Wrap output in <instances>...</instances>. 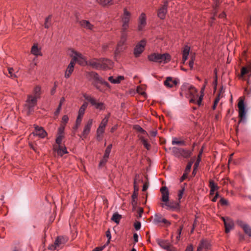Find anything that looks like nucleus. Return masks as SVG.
Listing matches in <instances>:
<instances>
[{
	"label": "nucleus",
	"mask_w": 251,
	"mask_h": 251,
	"mask_svg": "<svg viewBox=\"0 0 251 251\" xmlns=\"http://www.w3.org/2000/svg\"><path fill=\"white\" fill-rule=\"evenodd\" d=\"M160 191L161 193V200L162 201L160 203V206L162 207L172 211H176L179 209V204L178 202L169 200V192L166 186L162 187Z\"/></svg>",
	"instance_id": "f257e3e1"
},
{
	"label": "nucleus",
	"mask_w": 251,
	"mask_h": 251,
	"mask_svg": "<svg viewBox=\"0 0 251 251\" xmlns=\"http://www.w3.org/2000/svg\"><path fill=\"white\" fill-rule=\"evenodd\" d=\"M86 77L88 80L92 81L94 86L99 91L104 92L110 86L108 82L104 81L99 75L94 72L87 73Z\"/></svg>",
	"instance_id": "f03ea898"
},
{
	"label": "nucleus",
	"mask_w": 251,
	"mask_h": 251,
	"mask_svg": "<svg viewBox=\"0 0 251 251\" xmlns=\"http://www.w3.org/2000/svg\"><path fill=\"white\" fill-rule=\"evenodd\" d=\"M148 58L150 61L165 64L171 60V56L167 53L160 54L154 52L149 55Z\"/></svg>",
	"instance_id": "7ed1b4c3"
},
{
	"label": "nucleus",
	"mask_w": 251,
	"mask_h": 251,
	"mask_svg": "<svg viewBox=\"0 0 251 251\" xmlns=\"http://www.w3.org/2000/svg\"><path fill=\"white\" fill-rule=\"evenodd\" d=\"M127 34L125 32L121 31V36L120 41L118 42L116 48L114 51V58L117 59L119 54L124 50L125 48L124 45L126 44L127 40Z\"/></svg>",
	"instance_id": "20e7f679"
},
{
	"label": "nucleus",
	"mask_w": 251,
	"mask_h": 251,
	"mask_svg": "<svg viewBox=\"0 0 251 251\" xmlns=\"http://www.w3.org/2000/svg\"><path fill=\"white\" fill-rule=\"evenodd\" d=\"M69 54L72 57L71 61H74V63L77 62L79 65L82 66L87 65L88 61L81 53L73 50H71Z\"/></svg>",
	"instance_id": "39448f33"
},
{
	"label": "nucleus",
	"mask_w": 251,
	"mask_h": 251,
	"mask_svg": "<svg viewBox=\"0 0 251 251\" xmlns=\"http://www.w3.org/2000/svg\"><path fill=\"white\" fill-rule=\"evenodd\" d=\"M182 91H186V94H189L191 97V99L190 100V102L192 103H197V100H198L199 97L200 96H198L197 93V90L194 87L189 85H184L182 87Z\"/></svg>",
	"instance_id": "423d86ee"
},
{
	"label": "nucleus",
	"mask_w": 251,
	"mask_h": 251,
	"mask_svg": "<svg viewBox=\"0 0 251 251\" xmlns=\"http://www.w3.org/2000/svg\"><path fill=\"white\" fill-rule=\"evenodd\" d=\"M110 114L106 115L104 118L102 120L98 128L97 129V139L98 140L100 141L102 138V136L104 133L105 127L107 125Z\"/></svg>",
	"instance_id": "0eeeda50"
},
{
	"label": "nucleus",
	"mask_w": 251,
	"mask_h": 251,
	"mask_svg": "<svg viewBox=\"0 0 251 251\" xmlns=\"http://www.w3.org/2000/svg\"><path fill=\"white\" fill-rule=\"evenodd\" d=\"M37 100L35 97H33L32 96L28 97L24 109L27 114L29 115L33 111L34 107L36 104Z\"/></svg>",
	"instance_id": "6e6552de"
},
{
	"label": "nucleus",
	"mask_w": 251,
	"mask_h": 251,
	"mask_svg": "<svg viewBox=\"0 0 251 251\" xmlns=\"http://www.w3.org/2000/svg\"><path fill=\"white\" fill-rule=\"evenodd\" d=\"M83 97L86 100L89 101L92 105L94 106L96 109L99 110L105 109V106L103 102L97 101L95 98L86 94L83 95Z\"/></svg>",
	"instance_id": "1a4fd4ad"
},
{
	"label": "nucleus",
	"mask_w": 251,
	"mask_h": 251,
	"mask_svg": "<svg viewBox=\"0 0 251 251\" xmlns=\"http://www.w3.org/2000/svg\"><path fill=\"white\" fill-rule=\"evenodd\" d=\"M131 18V14L127 10L125 9L124 14L122 17V31L126 32V30L129 27V22Z\"/></svg>",
	"instance_id": "9d476101"
},
{
	"label": "nucleus",
	"mask_w": 251,
	"mask_h": 251,
	"mask_svg": "<svg viewBox=\"0 0 251 251\" xmlns=\"http://www.w3.org/2000/svg\"><path fill=\"white\" fill-rule=\"evenodd\" d=\"M239 117L240 118V122L244 121L246 119L247 110L244 104V100L242 98H240L238 103Z\"/></svg>",
	"instance_id": "9b49d317"
},
{
	"label": "nucleus",
	"mask_w": 251,
	"mask_h": 251,
	"mask_svg": "<svg viewBox=\"0 0 251 251\" xmlns=\"http://www.w3.org/2000/svg\"><path fill=\"white\" fill-rule=\"evenodd\" d=\"M147 41L146 40H142L138 42L135 46L134 49V55L136 57H138L144 51L145 47L146 45Z\"/></svg>",
	"instance_id": "f8f14e48"
},
{
	"label": "nucleus",
	"mask_w": 251,
	"mask_h": 251,
	"mask_svg": "<svg viewBox=\"0 0 251 251\" xmlns=\"http://www.w3.org/2000/svg\"><path fill=\"white\" fill-rule=\"evenodd\" d=\"M67 241L68 238L67 237H58L55 240L54 244L50 246L49 249L50 250H53L61 248L67 242Z\"/></svg>",
	"instance_id": "ddd939ff"
},
{
	"label": "nucleus",
	"mask_w": 251,
	"mask_h": 251,
	"mask_svg": "<svg viewBox=\"0 0 251 251\" xmlns=\"http://www.w3.org/2000/svg\"><path fill=\"white\" fill-rule=\"evenodd\" d=\"M147 25V16L144 13H142L138 18V30L142 31Z\"/></svg>",
	"instance_id": "4468645a"
},
{
	"label": "nucleus",
	"mask_w": 251,
	"mask_h": 251,
	"mask_svg": "<svg viewBox=\"0 0 251 251\" xmlns=\"http://www.w3.org/2000/svg\"><path fill=\"white\" fill-rule=\"evenodd\" d=\"M222 219L224 222V225L226 228V232H229L234 227V224L232 219L228 217H222Z\"/></svg>",
	"instance_id": "2eb2a0df"
},
{
	"label": "nucleus",
	"mask_w": 251,
	"mask_h": 251,
	"mask_svg": "<svg viewBox=\"0 0 251 251\" xmlns=\"http://www.w3.org/2000/svg\"><path fill=\"white\" fill-rule=\"evenodd\" d=\"M211 249L209 242L206 240H201L197 251H209Z\"/></svg>",
	"instance_id": "dca6fc26"
},
{
	"label": "nucleus",
	"mask_w": 251,
	"mask_h": 251,
	"mask_svg": "<svg viewBox=\"0 0 251 251\" xmlns=\"http://www.w3.org/2000/svg\"><path fill=\"white\" fill-rule=\"evenodd\" d=\"M93 123V120L90 119L85 125L83 132L81 134V137L86 138L90 132L91 128Z\"/></svg>",
	"instance_id": "f3484780"
},
{
	"label": "nucleus",
	"mask_w": 251,
	"mask_h": 251,
	"mask_svg": "<svg viewBox=\"0 0 251 251\" xmlns=\"http://www.w3.org/2000/svg\"><path fill=\"white\" fill-rule=\"evenodd\" d=\"M87 65L90 66L93 68L96 69H101V64L100 63V59H91L88 61Z\"/></svg>",
	"instance_id": "a211bd4d"
},
{
	"label": "nucleus",
	"mask_w": 251,
	"mask_h": 251,
	"mask_svg": "<svg viewBox=\"0 0 251 251\" xmlns=\"http://www.w3.org/2000/svg\"><path fill=\"white\" fill-rule=\"evenodd\" d=\"M33 134L34 136H37L41 138L45 137L47 135L46 131L42 127L38 126H35V130Z\"/></svg>",
	"instance_id": "6ab92c4d"
},
{
	"label": "nucleus",
	"mask_w": 251,
	"mask_h": 251,
	"mask_svg": "<svg viewBox=\"0 0 251 251\" xmlns=\"http://www.w3.org/2000/svg\"><path fill=\"white\" fill-rule=\"evenodd\" d=\"M237 224L241 227L243 229L246 234L248 235L249 236H251V229L249 225H247L244 221L241 220H238L237 221Z\"/></svg>",
	"instance_id": "aec40b11"
},
{
	"label": "nucleus",
	"mask_w": 251,
	"mask_h": 251,
	"mask_svg": "<svg viewBox=\"0 0 251 251\" xmlns=\"http://www.w3.org/2000/svg\"><path fill=\"white\" fill-rule=\"evenodd\" d=\"M167 2L164 3V4L160 8L158 11V17L161 19H164L165 18L166 14L167 13Z\"/></svg>",
	"instance_id": "412c9836"
},
{
	"label": "nucleus",
	"mask_w": 251,
	"mask_h": 251,
	"mask_svg": "<svg viewBox=\"0 0 251 251\" xmlns=\"http://www.w3.org/2000/svg\"><path fill=\"white\" fill-rule=\"evenodd\" d=\"M153 222L155 224H158L162 222L168 225L170 224V223L168 220L163 218L161 215L159 214H155L154 218L153 219Z\"/></svg>",
	"instance_id": "4be33fe9"
},
{
	"label": "nucleus",
	"mask_w": 251,
	"mask_h": 251,
	"mask_svg": "<svg viewBox=\"0 0 251 251\" xmlns=\"http://www.w3.org/2000/svg\"><path fill=\"white\" fill-rule=\"evenodd\" d=\"M31 53L35 56H42L41 49L38 47L37 44H34L31 49Z\"/></svg>",
	"instance_id": "5701e85b"
},
{
	"label": "nucleus",
	"mask_w": 251,
	"mask_h": 251,
	"mask_svg": "<svg viewBox=\"0 0 251 251\" xmlns=\"http://www.w3.org/2000/svg\"><path fill=\"white\" fill-rule=\"evenodd\" d=\"M75 63L74 61H71L69 64L66 72L65 73V77L66 78H69L73 72L74 71Z\"/></svg>",
	"instance_id": "b1692460"
},
{
	"label": "nucleus",
	"mask_w": 251,
	"mask_h": 251,
	"mask_svg": "<svg viewBox=\"0 0 251 251\" xmlns=\"http://www.w3.org/2000/svg\"><path fill=\"white\" fill-rule=\"evenodd\" d=\"M124 79V77L122 75H119L116 77L111 76L108 78V80L113 84H119Z\"/></svg>",
	"instance_id": "393cba45"
},
{
	"label": "nucleus",
	"mask_w": 251,
	"mask_h": 251,
	"mask_svg": "<svg viewBox=\"0 0 251 251\" xmlns=\"http://www.w3.org/2000/svg\"><path fill=\"white\" fill-rule=\"evenodd\" d=\"M251 68L249 66L243 67L241 69V75H240V78L243 80H246V75H249L250 73Z\"/></svg>",
	"instance_id": "a878e982"
},
{
	"label": "nucleus",
	"mask_w": 251,
	"mask_h": 251,
	"mask_svg": "<svg viewBox=\"0 0 251 251\" xmlns=\"http://www.w3.org/2000/svg\"><path fill=\"white\" fill-rule=\"evenodd\" d=\"M177 82L176 80H173L171 77H168L164 81V85L168 88H172L176 85Z\"/></svg>",
	"instance_id": "bb28decb"
},
{
	"label": "nucleus",
	"mask_w": 251,
	"mask_h": 251,
	"mask_svg": "<svg viewBox=\"0 0 251 251\" xmlns=\"http://www.w3.org/2000/svg\"><path fill=\"white\" fill-rule=\"evenodd\" d=\"M100 63L101 64V69H105L106 68H110L112 66V62L109 59L101 58L100 59Z\"/></svg>",
	"instance_id": "cd10ccee"
},
{
	"label": "nucleus",
	"mask_w": 251,
	"mask_h": 251,
	"mask_svg": "<svg viewBox=\"0 0 251 251\" xmlns=\"http://www.w3.org/2000/svg\"><path fill=\"white\" fill-rule=\"evenodd\" d=\"M54 150L56 151L58 155L60 156H62L63 154L68 153L66 148L63 145L59 147H54Z\"/></svg>",
	"instance_id": "c85d7f7f"
},
{
	"label": "nucleus",
	"mask_w": 251,
	"mask_h": 251,
	"mask_svg": "<svg viewBox=\"0 0 251 251\" xmlns=\"http://www.w3.org/2000/svg\"><path fill=\"white\" fill-rule=\"evenodd\" d=\"M79 24L82 27L88 29L92 30L94 26L88 21L86 20L80 21Z\"/></svg>",
	"instance_id": "c756f323"
},
{
	"label": "nucleus",
	"mask_w": 251,
	"mask_h": 251,
	"mask_svg": "<svg viewBox=\"0 0 251 251\" xmlns=\"http://www.w3.org/2000/svg\"><path fill=\"white\" fill-rule=\"evenodd\" d=\"M158 243L161 248L167 251H169L172 248L171 245L166 241H159Z\"/></svg>",
	"instance_id": "7c9ffc66"
},
{
	"label": "nucleus",
	"mask_w": 251,
	"mask_h": 251,
	"mask_svg": "<svg viewBox=\"0 0 251 251\" xmlns=\"http://www.w3.org/2000/svg\"><path fill=\"white\" fill-rule=\"evenodd\" d=\"M88 103L87 102H84L83 103L78 110L77 117L83 118Z\"/></svg>",
	"instance_id": "2f4dec72"
},
{
	"label": "nucleus",
	"mask_w": 251,
	"mask_h": 251,
	"mask_svg": "<svg viewBox=\"0 0 251 251\" xmlns=\"http://www.w3.org/2000/svg\"><path fill=\"white\" fill-rule=\"evenodd\" d=\"M190 48L188 46H185L182 52V61L183 63H184L187 60L189 54Z\"/></svg>",
	"instance_id": "473e14b6"
},
{
	"label": "nucleus",
	"mask_w": 251,
	"mask_h": 251,
	"mask_svg": "<svg viewBox=\"0 0 251 251\" xmlns=\"http://www.w3.org/2000/svg\"><path fill=\"white\" fill-rule=\"evenodd\" d=\"M51 15H49L46 18L44 23V27L46 28H49L51 25Z\"/></svg>",
	"instance_id": "72a5a7b5"
},
{
	"label": "nucleus",
	"mask_w": 251,
	"mask_h": 251,
	"mask_svg": "<svg viewBox=\"0 0 251 251\" xmlns=\"http://www.w3.org/2000/svg\"><path fill=\"white\" fill-rule=\"evenodd\" d=\"M172 143L173 145H180V146H184L185 145V142L184 141L179 140L176 137L173 138Z\"/></svg>",
	"instance_id": "f704fd0d"
},
{
	"label": "nucleus",
	"mask_w": 251,
	"mask_h": 251,
	"mask_svg": "<svg viewBox=\"0 0 251 251\" xmlns=\"http://www.w3.org/2000/svg\"><path fill=\"white\" fill-rule=\"evenodd\" d=\"M145 90V87L142 86H139L137 87V89H136V91L138 94L144 96V97H146V94Z\"/></svg>",
	"instance_id": "c9c22d12"
},
{
	"label": "nucleus",
	"mask_w": 251,
	"mask_h": 251,
	"mask_svg": "<svg viewBox=\"0 0 251 251\" xmlns=\"http://www.w3.org/2000/svg\"><path fill=\"white\" fill-rule=\"evenodd\" d=\"M181 156L185 158L189 157L192 153V151H190L184 150L182 149H181Z\"/></svg>",
	"instance_id": "e433bc0d"
},
{
	"label": "nucleus",
	"mask_w": 251,
	"mask_h": 251,
	"mask_svg": "<svg viewBox=\"0 0 251 251\" xmlns=\"http://www.w3.org/2000/svg\"><path fill=\"white\" fill-rule=\"evenodd\" d=\"M121 218V215H119V214L115 213H114L112 218L111 220L114 221L117 224H118L119 223V221Z\"/></svg>",
	"instance_id": "4c0bfd02"
},
{
	"label": "nucleus",
	"mask_w": 251,
	"mask_h": 251,
	"mask_svg": "<svg viewBox=\"0 0 251 251\" xmlns=\"http://www.w3.org/2000/svg\"><path fill=\"white\" fill-rule=\"evenodd\" d=\"M205 88V85H203V87L201 89V95L199 97L198 100H197V104L199 105H200L201 104V101H202L203 97L204 96V92Z\"/></svg>",
	"instance_id": "58836bf2"
},
{
	"label": "nucleus",
	"mask_w": 251,
	"mask_h": 251,
	"mask_svg": "<svg viewBox=\"0 0 251 251\" xmlns=\"http://www.w3.org/2000/svg\"><path fill=\"white\" fill-rule=\"evenodd\" d=\"M41 88L39 86H36L34 89L33 94L34 96H32L33 97H35L36 99L39 98V95L40 93Z\"/></svg>",
	"instance_id": "ea45409f"
},
{
	"label": "nucleus",
	"mask_w": 251,
	"mask_h": 251,
	"mask_svg": "<svg viewBox=\"0 0 251 251\" xmlns=\"http://www.w3.org/2000/svg\"><path fill=\"white\" fill-rule=\"evenodd\" d=\"M172 151L173 152L174 154L177 156L179 157L181 156V149H179L176 147H174L172 148Z\"/></svg>",
	"instance_id": "a19ab883"
},
{
	"label": "nucleus",
	"mask_w": 251,
	"mask_h": 251,
	"mask_svg": "<svg viewBox=\"0 0 251 251\" xmlns=\"http://www.w3.org/2000/svg\"><path fill=\"white\" fill-rule=\"evenodd\" d=\"M209 187L210 189H211V191H215L217 190L219 188V187L214 182L213 180H210L209 182Z\"/></svg>",
	"instance_id": "79ce46f5"
},
{
	"label": "nucleus",
	"mask_w": 251,
	"mask_h": 251,
	"mask_svg": "<svg viewBox=\"0 0 251 251\" xmlns=\"http://www.w3.org/2000/svg\"><path fill=\"white\" fill-rule=\"evenodd\" d=\"M109 155L108 154H106L105 152H104V155L103 156L102 159L101 160L99 165L100 166H101L103 165L107 161V159L109 157Z\"/></svg>",
	"instance_id": "37998d69"
},
{
	"label": "nucleus",
	"mask_w": 251,
	"mask_h": 251,
	"mask_svg": "<svg viewBox=\"0 0 251 251\" xmlns=\"http://www.w3.org/2000/svg\"><path fill=\"white\" fill-rule=\"evenodd\" d=\"M140 140H141V142H142L143 145L144 146V147L147 149V150H149L150 149V144L148 143L147 141L143 137H142L141 136L140 137Z\"/></svg>",
	"instance_id": "c03bdc74"
},
{
	"label": "nucleus",
	"mask_w": 251,
	"mask_h": 251,
	"mask_svg": "<svg viewBox=\"0 0 251 251\" xmlns=\"http://www.w3.org/2000/svg\"><path fill=\"white\" fill-rule=\"evenodd\" d=\"M64 137V135H57V137L56 139V143L57 144L56 147H59L60 146H63L61 144L62 140Z\"/></svg>",
	"instance_id": "a18cd8bd"
},
{
	"label": "nucleus",
	"mask_w": 251,
	"mask_h": 251,
	"mask_svg": "<svg viewBox=\"0 0 251 251\" xmlns=\"http://www.w3.org/2000/svg\"><path fill=\"white\" fill-rule=\"evenodd\" d=\"M202 150H201V151L199 153V154L198 156V158H197V161L196 162V163H195V165H194V167H195V168L196 169L198 166L199 165V163L201 160V155L202 154Z\"/></svg>",
	"instance_id": "49530a36"
},
{
	"label": "nucleus",
	"mask_w": 251,
	"mask_h": 251,
	"mask_svg": "<svg viewBox=\"0 0 251 251\" xmlns=\"http://www.w3.org/2000/svg\"><path fill=\"white\" fill-rule=\"evenodd\" d=\"M137 176L135 178L134 180V192H136L138 193V191L139 190V186L137 184Z\"/></svg>",
	"instance_id": "de8ad7c7"
},
{
	"label": "nucleus",
	"mask_w": 251,
	"mask_h": 251,
	"mask_svg": "<svg viewBox=\"0 0 251 251\" xmlns=\"http://www.w3.org/2000/svg\"><path fill=\"white\" fill-rule=\"evenodd\" d=\"M65 129V126L61 125V126L59 127L58 129V135H63V133Z\"/></svg>",
	"instance_id": "09e8293b"
},
{
	"label": "nucleus",
	"mask_w": 251,
	"mask_h": 251,
	"mask_svg": "<svg viewBox=\"0 0 251 251\" xmlns=\"http://www.w3.org/2000/svg\"><path fill=\"white\" fill-rule=\"evenodd\" d=\"M184 188H182L180 190H179L178 193V200L179 201L181 200V199L182 198L183 195L184 193Z\"/></svg>",
	"instance_id": "8fccbe9b"
},
{
	"label": "nucleus",
	"mask_w": 251,
	"mask_h": 251,
	"mask_svg": "<svg viewBox=\"0 0 251 251\" xmlns=\"http://www.w3.org/2000/svg\"><path fill=\"white\" fill-rule=\"evenodd\" d=\"M69 121V117L67 115H64L62 118V121H61V122H62V124L61 125H63V126H65L66 125V124L68 123Z\"/></svg>",
	"instance_id": "3c124183"
},
{
	"label": "nucleus",
	"mask_w": 251,
	"mask_h": 251,
	"mask_svg": "<svg viewBox=\"0 0 251 251\" xmlns=\"http://www.w3.org/2000/svg\"><path fill=\"white\" fill-rule=\"evenodd\" d=\"M113 0H103V1H100V4L103 6L108 5V4H111L112 1Z\"/></svg>",
	"instance_id": "603ef678"
},
{
	"label": "nucleus",
	"mask_w": 251,
	"mask_h": 251,
	"mask_svg": "<svg viewBox=\"0 0 251 251\" xmlns=\"http://www.w3.org/2000/svg\"><path fill=\"white\" fill-rule=\"evenodd\" d=\"M9 74H10V76L11 77H16V75L14 74V70L12 68H9L8 69Z\"/></svg>",
	"instance_id": "864d4df0"
},
{
	"label": "nucleus",
	"mask_w": 251,
	"mask_h": 251,
	"mask_svg": "<svg viewBox=\"0 0 251 251\" xmlns=\"http://www.w3.org/2000/svg\"><path fill=\"white\" fill-rule=\"evenodd\" d=\"M106 236L107 238H108V241L106 242V244L105 245H107L109 243L110 240L111 238V233H110L109 230L106 231Z\"/></svg>",
	"instance_id": "5fc2aeb1"
},
{
	"label": "nucleus",
	"mask_w": 251,
	"mask_h": 251,
	"mask_svg": "<svg viewBox=\"0 0 251 251\" xmlns=\"http://www.w3.org/2000/svg\"><path fill=\"white\" fill-rule=\"evenodd\" d=\"M143 212V209L141 207H138L137 208V213H138L137 217L141 218L142 217V214Z\"/></svg>",
	"instance_id": "6e6d98bb"
},
{
	"label": "nucleus",
	"mask_w": 251,
	"mask_h": 251,
	"mask_svg": "<svg viewBox=\"0 0 251 251\" xmlns=\"http://www.w3.org/2000/svg\"><path fill=\"white\" fill-rule=\"evenodd\" d=\"M194 60H195V57L192 56L191 58V60L189 62V66L191 69H192L193 68Z\"/></svg>",
	"instance_id": "4d7b16f0"
},
{
	"label": "nucleus",
	"mask_w": 251,
	"mask_h": 251,
	"mask_svg": "<svg viewBox=\"0 0 251 251\" xmlns=\"http://www.w3.org/2000/svg\"><path fill=\"white\" fill-rule=\"evenodd\" d=\"M135 129H136L137 130L140 131L141 132L146 134V131L140 126H135L134 127Z\"/></svg>",
	"instance_id": "13d9d810"
},
{
	"label": "nucleus",
	"mask_w": 251,
	"mask_h": 251,
	"mask_svg": "<svg viewBox=\"0 0 251 251\" xmlns=\"http://www.w3.org/2000/svg\"><path fill=\"white\" fill-rule=\"evenodd\" d=\"M183 227L181 226L180 228L177 231V236H176V240L179 241L180 240V235L181 233V231L182 230Z\"/></svg>",
	"instance_id": "bf43d9fd"
},
{
	"label": "nucleus",
	"mask_w": 251,
	"mask_h": 251,
	"mask_svg": "<svg viewBox=\"0 0 251 251\" xmlns=\"http://www.w3.org/2000/svg\"><path fill=\"white\" fill-rule=\"evenodd\" d=\"M112 146V144H110L109 146H108V147L106 148L104 152H105L106 154H108L109 155V154L111 152V151Z\"/></svg>",
	"instance_id": "052dcab7"
},
{
	"label": "nucleus",
	"mask_w": 251,
	"mask_h": 251,
	"mask_svg": "<svg viewBox=\"0 0 251 251\" xmlns=\"http://www.w3.org/2000/svg\"><path fill=\"white\" fill-rule=\"evenodd\" d=\"M141 225L139 222H136L134 224V227L136 229V230H137L140 229V228H141Z\"/></svg>",
	"instance_id": "680f3d73"
},
{
	"label": "nucleus",
	"mask_w": 251,
	"mask_h": 251,
	"mask_svg": "<svg viewBox=\"0 0 251 251\" xmlns=\"http://www.w3.org/2000/svg\"><path fill=\"white\" fill-rule=\"evenodd\" d=\"M192 165V162H190L187 164V165L186 167V169H185L186 173H188L190 171V170L191 168Z\"/></svg>",
	"instance_id": "e2e57ef3"
},
{
	"label": "nucleus",
	"mask_w": 251,
	"mask_h": 251,
	"mask_svg": "<svg viewBox=\"0 0 251 251\" xmlns=\"http://www.w3.org/2000/svg\"><path fill=\"white\" fill-rule=\"evenodd\" d=\"M82 120V118L77 117L76 121H75V125L77 126H80Z\"/></svg>",
	"instance_id": "0e129e2a"
},
{
	"label": "nucleus",
	"mask_w": 251,
	"mask_h": 251,
	"mask_svg": "<svg viewBox=\"0 0 251 251\" xmlns=\"http://www.w3.org/2000/svg\"><path fill=\"white\" fill-rule=\"evenodd\" d=\"M223 91V90H222H222H221V92H220V94H219L218 96V97H217V98L215 100V101L216 102H218V103H219V100H220L221 97L223 96H222V95H223V94H222V93H223V91Z\"/></svg>",
	"instance_id": "69168bd1"
},
{
	"label": "nucleus",
	"mask_w": 251,
	"mask_h": 251,
	"mask_svg": "<svg viewBox=\"0 0 251 251\" xmlns=\"http://www.w3.org/2000/svg\"><path fill=\"white\" fill-rule=\"evenodd\" d=\"M106 245H104L103 246L101 247H97L95 248L93 251H101L106 246Z\"/></svg>",
	"instance_id": "338daca9"
},
{
	"label": "nucleus",
	"mask_w": 251,
	"mask_h": 251,
	"mask_svg": "<svg viewBox=\"0 0 251 251\" xmlns=\"http://www.w3.org/2000/svg\"><path fill=\"white\" fill-rule=\"evenodd\" d=\"M185 251H193V247L192 245H190L188 246L186 248Z\"/></svg>",
	"instance_id": "774afa93"
}]
</instances>
